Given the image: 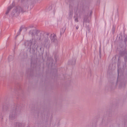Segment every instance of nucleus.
I'll return each mask as SVG.
<instances>
[{
    "label": "nucleus",
    "mask_w": 127,
    "mask_h": 127,
    "mask_svg": "<svg viewBox=\"0 0 127 127\" xmlns=\"http://www.w3.org/2000/svg\"><path fill=\"white\" fill-rule=\"evenodd\" d=\"M28 8V7L25 6L22 8L20 6H17L13 10L11 14V15L12 16H17L19 15L20 12L23 13L25 12Z\"/></svg>",
    "instance_id": "1"
},
{
    "label": "nucleus",
    "mask_w": 127,
    "mask_h": 127,
    "mask_svg": "<svg viewBox=\"0 0 127 127\" xmlns=\"http://www.w3.org/2000/svg\"><path fill=\"white\" fill-rule=\"evenodd\" d=\"M48 34H46L43 37L42 41L45 44H48L50 43V41L48 37Z\"/></svg>",
    "instance_id": "2"
},
{
    "label": "nucleus",
    "mask_w": 127,
    "mask_h": 127,
    "mask_svg": "<svg viewBox=\"0 0 127 127\" xmlns=\"http://www.w3.org/2000/svg\"><path fill=\"white\" fill-rule=\"evenodd\" d=\"M32 43V40L27 41L25 43V47L29 49L31 48Z\"/></svg>",
    "instance_id": "3"
},
{
    "label": "nucleus",
    "mask_w": 127,
    "mask_h": 127,
    "mask_svg": "<svg viewBox=\"0 0 127 127\" xmlns=\"http://www.w3.org/2000/svg\"><path fill=\"white\" fill-rule=\"evenodd\" d=\"M15 2L13 1L11 4L7 7V10L5 13L7 15L8 14L10 10L15 6Z\"/></svg>",
    "instance_id": "4"
},
{
    "label": "nucleus",
    "mask_w": 127,
    "mask_h": 127,
    "mask_svg": "<svg viewBox=\"0 0 127 127\" xmlns=\"http://www.w3.org/2000/svg\"><path fill=\"white\" fill-rule=\"evenodd\" d=\"M51 39L52 43L56 42L57 41V39L56 36L55 34H51Z\"/></svg>",
    "instance_id": "5"
},
{
    "label": "nucleus",
    "mask_w": 127,
    "mask_h": 127,
    "mask_svg": "<svg viewBox=\"0 0 127 127\" xmlns=\"http://www.w3.org/2000/svg\"><path fill=\"white\" fill-rule=\"evenodd\" d=\"M15 111V110H14L12 113L11 112L10 113L9 115V118L10 119L12 120L15 117V115L14 114V112Z\"/></svg>",
    "instance_id": "6"
},
{
    "label": "nucleus",
    "mask_w": 127,
    "mask_h": 127,
    "mask_svg": "<svg viewBox=\"0 0 127 127\" xmlns=\"http://www.w3.org/2000/svg\"><path fill=\"white\" fill-rule=\"evenodd\" d=\"M118 79L117 80V82H118V78L119 77V73L121 72V69L119 68V64L118 65Z\"/></svg>",
    "instance_id": "7"
},
{
    "label": "nucleus",
    "mask_w": 127,
    "mask_h": 127,
    "mask_svg": "<svg viewBox=\"0 0 127 127\" xmlns=\"http://www.w3.org/2000/svg\"><path fill=\"white\" fill-rule=\"evenodd\" d=\"M35 30H31L29 32V33L32 35L34 34V33L35 32Z\"/></svg>",
    "instance_id": "8"
},
{
    "label": "nucleus",
    "mask_w": 127,
    "mask_h": 127,
    "mask_svg": "<svg viewBox=\"0 0 127 127\" xmlns=\"http://www.w3.org/2000/svg\"><path fill=\"white\" fill-rule=\"evenodd\" d=\"M72 11H70L68 13V15H69V18H71L72 17Z\"/></svg>",
    "instance_id": "9"
},
{
    "label": "nucleus",
    "mask_w": 127,
    "mask_h": 127,
    "mask_svg": "<svg viewBox=\"0 0 127 127\" xmlns=\"http://www.w3.org/2000/svg\"><path fill=\"white\" fill-rule=\"evenodd\" d=\"M12 56H10L8 57V60L9 61H10L12 60Z\"/></svg>",
    "instance_id": "10"
},
{
    "label": "nucleus",
    "mask_w": 127,
    "mask_h": 127,
    "mask_svg": "<svg viewBox=\"0 0 127 127\" xmlns=\"http://www.w3.org/2000/svg\"><path fill=\"white\" fill-rule=\"evenodd\" d=\"M75 20V21L76 22H78V18L77 17H76V18L75 19V20Z\"/></svg>",
    "instance_id": "11"
},
{
    "label": "nucleus",
    "mask_w": 127,
    "mask_h": 127,
    "mask_svg": "<svg viewBox=\"0 0 127 127\" xmlns=\"http://www.w3.org/2000/svg\"><path fill=\"white\" fill-rule=\"evenodd\" d=\"M20 33V32H18L17 33V35L16 36H18V35H19Z\"/></svg>",
    "instance_id": "12"
},
{
    "label": "nucleus",
    "mask_w": 127,
    "mask_h": 127,
    "mask_svg": "<svg viewBox=\"0 0 127 127\" xmlns=\"http://www.w3.org/2000/svg\"><path fill=\"white\" fill-rule=\"evenodd\" d=\"M115 27H114H114L113 28V32H114V30H115Z\"/></svg>",
    "instance_id": "13"
},
{
    "label": "nucleus",
    "mask_w": 127,
    "mask_h": 127,
    "mask_svg": "<svg viewBox=\"0 0 127 127\" xmlns=\"http://www.w3.org/2000/svg\"><path fill=\"white\" fill-rule=\"evenodd\" d=\"M22 30V28L21 27L20 28L19 30V32H21Z\"/></svg>",
    "instance_id": "14"
},
{
    "label": "nucleus",
    "mask_w": 127,
    "mask_h": 127,
    "mask_svg": "<svg viewBox=\"0 0 127 127\" xmlns=\"http://www.w3.org/2000/svg\"><path fill=\"white\" fill-rule=\"evenodd\" d=\"M123 84H124V83H123ZM123 83H122L121 84V85H121V84H120V86H119V87H122L121 86H123ZM123 85H124V86H125V85H124V84H123Z\"/></svg>",
    "instance_id": "15"
},
{
    "label": "nucleus",
    "mask_w": 127,
    "mask_h": 127,
    "mask_svg": "<svg viewBox=\"0 0 127 127\" xmlns=\"http://www.w3.org/2000/svg\"><path fill=\"white\" fill-rule=\"evenodd\" d=\"M76 29L77 30L79 28V26H77L76 27Z\"/></svg>",
    "instance_id": "16"
},
{
    "label": "nucleus",
    "mask_w": 127,
    "mask_h": 127,
    "mask_svg": "<svg viewBox=\"0 0 127 127\" xmlns=\"http://www.w3.org/2000/svg\"><path fill=\"white\" fill-rule=\"evenodd\" d=\"M19 125V123H16V127H17V125ZM18 127H19L18 126Z\"/></svg>",
    "instance_id": "17"
},
{
    "label": "nucleus",
    "mask_w": 127,
    "mask_h": 127,
    "mask_svg": "<svg viewBox=\"0 0 127 127\" xmlns=\"http://www.w3.org/2000/svg\"><path fill=\"white\" fill-rule=\"evenodd\" d=\"M92 11H91L90 12V15H92Z\"/></svg>",
    "instance_id": "18"
},
{
    "label": "nucleus",
    "mask_w": 127,
    "mask_h": 127,
    "mask_svg": "<svg viewBox=\"0 0 127 127\" xmlns=\"http://www.w3.org/2000/svg\"><path fill=\"white\" fill-rule=\"evenodd\" d=\"M40 0V1H41L42 0Z\"/></svg>",
    "instance_id": "19"
}]
</instances>
